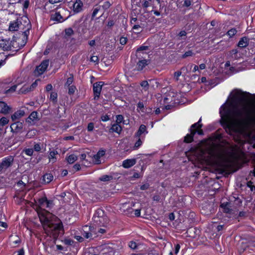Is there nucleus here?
Returning a JSON list of instances; mask_svg holds the SVG:
<instances>
[{"label": "nucleus", "mask_w": 255, "mask_h": 255, "mask_svg": "<svg viewBox=\"0 0 255 255\" xmlns=\"http://www.w3.org/2000/svg\"><path fill=\"white\" fill-rule=\"evenodd\" d=\"M73 82V77L71 76V77H69L67 80V81L65 84V86H70V85L72 84Z\"/></svg>", "instance_id": "obj_40"}, {"label": "nucleus", "mask_w": 255, "mask_h": 255, "mask_svg": "<svg viewBox=\"0 0 255 255\" xmlns=\"http://www.w3.org/2000/svg\"><path fill=\"white\" fill-rule=\"evenodd\" d=\"M148 64V61L143 59L139 61L137 64L136 68L138 71L142 70Z\"/></svg>", "instance_id": "obj_21"}, {"label": "nucleus", "mask_w": 255, "mask_h": 255, "mask_svg": "<svg viewBox=\"0 0 255 255\" xmlns=\"http://www.w3.org/2000/svg\"><path fill=\"white\" fill-rule=\"evenodd\" d=\"M136 163L135 158L127 159L123 162V166L125 168H128L133 166Z\"/></svg>", "instance_id": "obj_14"}, {"label": "nucleus", "mask_w": 255, "mask_h": 255, "mask_svg": "<svg viewBox=\"0 0 255 255\" xmlns=\"http://www.w3.org/2000/svg\"><path fill=\"white\" fill-rule=\"evenodd\" d=\"M145 109L144 107V105L142 102H139L137 104V111L139 112L142 116L145 114Z\"/></svg>", "instance_id": "obj_24"}, {"label": "nucleus", "mask_w": 255, "mask_h": 255, "mask_svg": "<svg viewBox=\"0 0 255 255\" xmlns=\"http://www.w3.org/2000/svg\"><path fill=\"white\" fill-rule=\"evenodd\" d=\"M25 114L23 110H19L15 112L13 115H11V118L13 121H16L22 117Z\"/></svg>", "instance_id": "obj_15"}, {"label": "nucleus", "mask_w": 255, "mask_h": 255, "mask_svg": "<svg viewBox=\"0 0 255 255\" xmlns=\"http://www.w3.org/2000/svg\"><path fill=\"white\" fill-rule=\"evenodd\" d=\"M169 219L171 220V221H173L175 219V216H174V214L173 213H170L169 215Z\"/></svg>", "instance_id": "obj_60"}, {"label": "nucleus", "mask_w": 255, "mask_h": 255, "mask_svg": "<svg viewBox=\"0 0 255 255\" xmlns=\"http://www.w3.org/2000/svg\"><path fill=\"white\" fill-rule=\"evenodd\" d=\"M127 42V38L125 37H121L120 39V42L122 45H125Z\"/></svg>", "instance_id": "obj_45"}, {"label": "nucleus", "mask_w": 255, "mask_h": 255, "mask_svg": "<svg viewBox=\"0 0 255 255\" xmlns=\"http://www.w3.org/2000/svg\"><path fill=\"white\" fill-rule=\"evenodd\" d=\"M17 85V84H10V85L5 88L4 93L6 94H11L16 90Z\"/></svg>", "instance_id": "obj_19"}, {"label": "nucleus", "mask_w": 255, "mask_h": 255, "mask_svg": "<svg viewBox=\"0 0 255 255\" xmlns=\"http://www.w3.org/2000/svg\"><path fill=\"white\" fill-rule=\"evenodd\" d=\"M32 91L31 89H30V86L28 85H24L19 90L20 93L25 94L27 92Z\"/></svg>", "instance_id": "obj_27"}, {"label": "nucleus", "mask_w": 255, "mask_h": 255, "mask_svg": "<svg viewBox=\"0 0 255 255\" xmlns=\"http://www.w3.org/2000/svg\"><path fill=\"white\" fill-rule=\"evenodd\" d=\"M221 208L225 213H229L230 212V209L229 208V204L228 203H222L220 206Z\"/></svg>", "instance_id": "obj_29"}, {"label": "nucleus", "mask_w": 255, "mask_h": 255, "mask_svg": "<svg viewBox=\"0 0 255 255\" xmlns=\"http://www.w3.org/2000/svg\"><path fill=\"white\" fill-rule=\"evenodd\" d=\"M113 179V177L110 175H104L101 176L99 179L102 181H108L112 180Z\"/></svg>", "instance_id": "obj_31"}, {"label": "nucleus", "mask_w": 255, "mask_h": 255, "mask_svg": "<svg viewBox=\"0 0 255 255\" xmlns=\"http://www.w3.org/2000/svg\"><path fill=\"white\" fill-rule=\"evenodd\" d=\"M37 121V113L36 112H32L26 120L30 125H34Z\"/></svg>", "instance_id": "obj_12"}, {"label": "nucleus", "mask_w": 255, "mask_h": 255, "mask_svg": "<svg viewBox=\"0 0 255 255\" xmlns=\"http://www.w3.org/2000/svg\"><path fill=\"white\" fill-rule=\"evenodd\" d=\"M53 179V175L50 173H46L43 176V181L45 183H49Z\"/></svg>", "instance_id": "obj_23"}, {"label": "nucleus", "mask_w": 255, "mask_h": 255, "mask_svg": "<svg viewBox=\"0 0 255 255\" xmlns=\"http://www.w3.org/2000/svg\"><path fill=\"white\" fill-rule=\"evenodd\" d=\"M52 89V86L51 84H48L46 87V90L47 91H50Z\"/></svg>", "instance_id": "obj_61"}, {"label": "nucleus", "mask_w": 255, "mask_h": 255, "mask_svg": "<svg viewBox=\"0 0 255 255\" xmlns=\"http://www.w3.org/2000/svg\"><path fill=\"white\" fill-rule=\"evenodd\" d=\"M77 159V156L74 154H71L67 158V162L70 164L73 163Z\"/></svg>", "instance_id": "obj_26"}, {"label": "nucleus", "mask_w": 255, "mask_h": 255, "mask_svg": "<svg viewBox=\"0 0 255 255\" xmlns=\"http://www.w3.org/2000/svg\"><path fill=\"white\" fill-rule=\"evenodd\" d=\"M194 53L191 50H189L186 52L183 55V58H186L193 55Z\"/></svg>", "instance_id": "obj_42"}, {"label": "nucleus", "mask_w": 255, "mask_h": 255, "mask_svg": "<svg viewBox=\"0 0 255 255\" xmlns=\"http://www.w3.org/2000/svg\"><path fill=\"white\" fill-rule=\"evenodd\" d=\"M74 169L78 171L80 169V165L79 164H76L73 166Z\"/></svg>", "instance_id": "obj_62"}, {"label": "nucleus", "mask_w": 255, "mask_h": 255, "mask_svg": "<svg viewBox=\"0 0 255 255\" xmlns=\"http://www.w3.org/2000/svg\"><path fill=\"white\" fill-rule=\"evenodd\" d=\"M201 121V118L197 123L192 125L190 128V134H188L185 136L184 138L185 142L187 143L191 142L193 140V135L196 132L200 135L203 134V130L201 129L202 127V125L200 124Z\"/></svg>", "instance_id": "obj_4"}, {"label": "nucleus", "mask_w": 255, "mask_h": 255, "mask_svg": "<svg viewBox=\"0 0 255 255\" xmlns=\"http://www.w3.org/2000/svg\"><path fill=\"white\" fill-rule=\"evenodd\" d=\"M86 157V155L85 153L81 154L80 156V158L81 161L85 160Z\"/></svg>", "instance_id": "obj_63"}, {"label": "nucleus", "mask_w": 255, "mask_h": 255, "mask_svg": "<svg viewBox=\"0 0 255 255\" xmlns=\"http://www.w3.org/2000/svg\"><path fill=\"white\" fill-rule=\"evenodd\" d=\"M11 108L6 103L0 102V113L4 115L7 114L11 111Z\"/></svg>", "instance_id": "obj_11"}, {"label": "nucleus", "mask_w": 255, "mask_h": 255, "mask_svg": "<svg viewBox=\"0 0 255 255\" xmlns=\"http://www.w3.org/2000/svg\"><path fill=\"white\" fill-rule=\"evenodd\" d=\"M16 45L17 42L15 41L9 39L2 40L0 42V47L4 51L15 50L17 48Z\"/></svg>", "instance_id": "obj_6"}, {"label": "nucleus", "mask_w": 255, "mask_h": 255, "mask_svg": "<svg viewBox=\"0 0 255 255\" xmlns=\"http://www.w3.org/2000/svg\"><path fill=\"white\" fill-rule=\"evenodd\" d=\"M76 88L74 86H69L68 93L70 95L73 94L75 93Z\"/></svg>", "instance_id": "obj_39"}, {"label": "nucleus", "mask_w": 255, "mask_h": 255, "mask_svg": "<svg viewBox=\"0 0 255 255\" xmlns=\"http://www.w3.org/2000/svg\"><path fill=\"white\" fill-rule=\"evenodd\" d=\"M83 236L88 239L92 237L93 235H97L98 233L100 234H104L106 232V230L104 229H99L97 227H94L86 225L83 227Z\"/></svg>", "instance_id": "obj_5"}, {"label": "nucleus", "mask_w": 255, "mask_h": 255, "mask_svg": "<svg viewBox=\"0 0 255 255\" xmlns=\"http://www.w3.org/2000/svg\"><path fill=\"white\" fill-rule=\"evenodd\" d=\"M140 86L143 88L144 91H147L148 89L149 85L147 81H143L140 83Z\"/></svg>", "instance_id": "obj_34"}, {"label": "nucleus", "mask_w": 255, "mask_h": 255, "mask_svg": "<svg viewBox=\"0 0 255 255\" xmlns=\"http://www.w3.org/2000/svg\"><path fill=\"white\" fill-rule=\"evenodd\" d=\"M191 4L190 0H185L184 5L187 7L189 6Z\"/></svg>", "instance_id": "obj_55"}, {"label": "nucleus", "mask_w": 255, "mask_h": 255, "mask_svg": "<svg viewBox=\"0 0 255 255\" xmlns=\"http://www.w3.org/2000/svg\"><path fill=\"white\" fill-rule=\"evenodd\" d=\"M147 132H148V131L146 130V126L143 125H141L139 127L138 130L135 133V137H141L142 134H144V135H145L147 133Z\"/></svg>", "instance_id": "obj_16"}, {"label": "nucleus", "mask_w": 255, "mask_h": 255, "mask_svg": "<svg viewBox=\"0 0 255 255\" xmlns=\"http://www.w3.org/2000/svg\"><path fill=\"white\" fill-rule=\"evenodd\" d=\"M149 186V184L147 183H144L143 185H141L140 188L142 190H145L147 189L148 188Z\"/></svg>", "instance_id": "obj_46"}, {"label": "nucleus", "mask_w": 255, "mask_h": 255, "mask_svg": "<svg viewBox=\"0 0 255 255\" xmlns=\"http://www.w3.org/2000/svg\"><path fill=\"white\" fill-rule=\"evenodd\" d=\"M220 114L222 125L238 144H231L223 139L219 132L214 133L199 148V167L216 163L228 168L238 162L246 163L250 160L243 146L246 142L252 143L255 138V96L250 98L240 90L233 91L221 107Z\"/></svg>", "instance_id": "obj_1"}, {"label": "nucleus", "mask_w": 255, "mask_h": 255, "mask_svg": "<svg viewBox=\"0 0 255 255\" xmlns=\"http://www.w3.org/2000/svg\"><path fill=\"white\" fill-rule=\"evenodd\" d=\"M49 65V60H45L43 61L41 64L36 67L34 71V74L35 75L38 76L42 74L47 68Z\"/></svg>", "instance_id": "obj_8"}, {"label": "nucleus", "mask_w": 255, "mask_h": 255, "mask_svg": "<svg viewBox=\"0 0 255 255\" xmlns=\"http://www.w3.org/2000/svg\"><path fill=\"white\" fill-rule=\"evenodd\" d=\"M249 38L247 37H243L239 40L238 46L240 48L246 47L249 43Z\"/></svg>", "instance_id": "obj_17"}, {"label": "nucleus", "mask_w": 255, "mask_h": 255, "mask_svg": "<svg viewBox=\"0 0 255 255\" xmlns=\"http://www.w3.org/2000/svg\"><path fill=\"white\" fill-rule=\"evenodd\" d=\"M128 246L132 249H135L136 248L137 244L135 242L131 241L129 243Z\"/></svg>", "instance_id": "obj_44"}, {"label": "nucleus", "mask_w": 255, "mask_h": 255, "mask_svg": "<svg viewBox=\"0 0 255 255\" xmlns=\"http://www.w3.org/2000/svg\"><path fill=\"white\" fill-rule=\"evenodd\" d=\"M90 60L94 62H97L98 61V57L97 56H92L90 58Z\"/></svg>", "instance_id": "obj_53"}, {"label": "nucleus", "mask_w": 255, "mask_h": 255, "mask_svg": "<svg viewBox=\"0 0 255 255\" xmlns=\"http://www.w3.org/2000/svg\"><path fill=\"white\" fill-rule=\"evenodd\" d=\"M38 203L39 209L37 212L45 233L56 238L62 230V224L56 217L45 210V208L52 207V202L48 201L46 197H42L39 199Z\"/></svg>", "instance_id": "obj_2"}, {"label": "nucleus", "mask_w": 255, "mask_h": 255, "mask_svg": "<svg viewBox=\"0 0 255 255\" xmlns=\"http://www.w3.org/2000/svg\"><path fill=\"white\" fill-rule=\"evenodd\" d=\"M13 158L11 156H8L3 159L1 162L2 166L3 168H6L9 167L13 161Z\"/></svg>", "instance_id": "obj_18"}, {"label": "nucleus", "mask_w": 255, "mask_h": 255, "mask_svg": "<svg viewBox=\"0 0 255 255\" xmlns=\"http://www.w3.org/2000/svg\"><path fill=\"white\" fill-rule=\"evenodd\" d=\"M69 6L75 12L78 13L82 10L83 4L81 0H72L69 2Z\"/></svg>", "instance_id": "obj_7"}, {"label": "nucleus", "mask_w": 255, "mask_h": 255, "mask_svg": "<svg viewBox=\"0 0 255 255\" xmlns=\"http://www.w3.org/2000/svg\"><path fill=\"white\" fill-rule=\"evenodd\" d=\"M94 128V125L93 123H90L88 124L87 129L89 131H91L93 130Z\"/></svg>", "instance_id": "obj_47"}, {"label": "nucleus", "mask_w": 255, "mask_h": 255, "mask_svg": "<svg viewBox=\"0 0 255 255\" xmlns=\"http://www.w3.org/2000/svg\"><path fill=\"white\" fill-rule=\"evenodd\" d=\"M145 112V114H150V113H151L152 109L150 108H146Z\"/></svg>", "instance_id": "obj_64"}, {"label": "nucleus", "mask_w": 255, "mask_h": 255, "mask_svg": "<svg viewBox=\"0 0 255 255\" xmlns=\"http://www.w3.org/2000/svg\"><path fill=\"white\" fill-rule=\"evenodd\" d=\"M50 100L53 102L56 101L57 98V94L55 92H52L50 94Z\"/></svg>", "instance_id": "obj_37"}, {"label": "nucleus", "mask_w": 255, "mask_h": 255, "mask_svg": "<svg viewBox=\"0 0 255 255\" xmlns=\"http://www.w3.org/2000/svg\"><path fill=\"white\" fill-rule=\"evenodd\" d=\"M31 27L29 20L26 17H20L9 23L8 29L10 31H18L27 35Z\"/></svg>", "instance_id": "obj_3"}, {"label": "nucleus", "mask_w": 255, "mask_h": 255, "mask_svg": "<svg viewBox=\"0 0 255 255\" xmlns=\"http://www.w3.org/2000/svg\"><path fill=\"white\" fill-rule=\"evenodd\" d=\"M237 33V30L235 28H232L227 32V35L230 37H232Z\"/></svg>", "instance_id": "obj_33"}, {"label": "nucleus", "mask_w": 255, "mask_h": 255, "mask_svg": "<svg viewBox=\"0 0 255 255\" xmlns=\"http://www.w3.org/2000/svg\"><path fill=\"white\" fill-rule=\"evenodd\" d=\"M73 32V31L71 28H68L65 30V33L68 36L71 35Z\"/></svg>", "instance_id": "obj_49"}, {"label": "nucleus", "mask_w": 255, "mask_h": 255, "mask_svg": "<svg viewBox=\"0 0 255 255\" xmlns=\"http://www.w3.org/2000/svg\"><path fill=\"white\" fill-rule=\"evenodd\" d=\"M149 1L148 0H145L142 4L143 6L146 8L148 7L149 6Z\"/></svg>", "instance_id": "obj_57"}, {"label": "nucleus", "mask_w": 255, "mask_h": 255, "mask_svg": "<svg viewBox=\"0 0 255 255\" xmlns=\"http://www.w3.org/2000/svg\"><path fill=\"white\" fill-rule=\"evenodd\" d=\"M102 219H103L102 218H100V217H99L94 216V220L96 222H101L102 221Z\"/></svg>", "instance_id": "obj_58"}, {"label": "nucleus", "mask_w": 255, "mask_h": 255, "mask_svg": "<svg viewBox=\"0 0 255 255\" xmlns=\"http://www.w3.org/2000/svg\"><path fill=\"white\" fill-rule=\"evenodd\" d=\"M25 153L28 156L32 155L33 153V149L32 148H27L24 150Z\"/></svg>", "instance_id": "obj_36"}, {"label": "nucleus", "mask_w": 255, "mask_h": 255, "mask_svg": "<svg viewBox=\"0 0 255 255\" xmlns=\"http://www.w3.org/2000/svg\"><path fill=\"white\" fill-rule=\"evenodd\" d=\"M148 49V47L147 46H140L139 48H138L137 50V52H139V51H143V50H146Z\"/></svg>", "instance_id": "obj_52"}, {"label": "nucleus", "mask_w": 255, "mask_h": 255, "mask_svg": "<svg viewBox=\"0 0 255 255\" xmlns=\"http://www.w3.org/2000/svg\"><path fill=\"white\" fill-rule=\"evenodd\" d=\"M39 80H36L34 82H33L30 86V89H31V90H33L38 85V83L39 82Z\"/></svg>", "instance_id": "obj_41"}, {"label": "nucleus", "mask_w": 255, "mask_h": 255, "mask_svg": "<svg viewBox=\"0 0 255 255\" xmlns=\"http://www.w3.org/2000/svg\"><path fill=\"white\" fill-rule=\"evenodd\" d=\"M51 19L57 22H62L64 19L59 12H56L51 15Z\"/></svg>", "instance_id": "obj_20"}, {"label": "nucleus", "mask_w": 255, "mask_h": 255, "mask_svg": "<svg viewBox=\"0 0 255 255\" xmlns=\"http://www.w3.org/2000/svg\"><path fill=\"white\" fill-rule=\"evenodd\" d=\"M132 29L136 30V33H139L142 31V28L139 25H134Z\"/></svg>", "instance_id": "obj_38"}, {"label": "nucleus", "mask_w": 255, "mask_h": 255, "mask_svg": "<svg viewBox=\"0 0 255 255\" xmlns=\"http://www.w3.org/2000/svg\"><path fill=\"white\" fill-rule=\"evenodd\" d=\"M122 128L121 126L120 125V124H117V123L114 124L111 128V130L112 131L115 132H117L118 133H120L121 132V131H122Z\"/></svg>", "instance_id": "obj_22"}, {"label": "nucleus", "mask_w": 255, "mask_h": 255, "mask_svg": "<svg viewBox=\"0 0 255 255\" xmlns=\"http://www.w3.org/2000/svg\"><path fill=\"white\" fill-rule=\"evenodd\" d=\"M180 246L179 244H176L175 246V254H177L180 250Z\"/></svg>", "instance_id": "obj_50"}, {"label": "nucleus", "mask_w": 255, "mask_h": 255, "mask_svg": "<svg viewBox=\"0 0 255 255\" xmlns=\"http://www.w3.org/2000/svg\"><path fill=\"white\" fill-rule=\"evenodd\" d=\"M56 153L54 151H51L49 153V158L50 161L54 162L55 161V155Z\"/></svg>", "instance_id": "obj_32"}, {"label": "nucleus", "mask_w": 255, "mask_h": 255, "mask_svg": "<svg viewBox=\"0 0 255 255\" xmlns=\"http://www.w3.org/2000/svg\"><path fill=\"white\" fill-rule=\"evenodd\" d=\"M106 153V151L104 149H100L96 154L94 156L93 159L95 163L100 164L102 161V158H103Z\"/></svg>", "instance_id": "obj_10"}, {"label": "nucleus", "mask_w": 255, "mask_h": 255, "mask_svg": "<svg viewBox=\"0 0 255 255\" xmlns=\"http://www.w3.org/2000/svg\"><path fill=\"white\" fill-rule=\"evenodd\" d=\"M181 73L180 71H177L174 73V78L176 80H178V77L181 75Z\"/></svg>", "instance_id": "obj_54"}, {"label": "nucleus", "mask_w": 255, "mask_h": 255, "mask_svg": "<svg viewBox=\"0 0 255 255\" xmlns=\"http://www.w3.org/2000/svg\"><path fill=\"white\" fill-rule=\"evenodd\" d=\"M101 120L103 122H107L109 120V117L107 115H104L101 117Z\"/></svg>", "instance_id": "obj_51"}, {"label": "nucleus", "mask_w": 255, "mask_h": 255, "mask_svg": "<svg viewBox=\"0 0 255 255\" xmlns=\"http://www.w3.org/2000/svg\"><path fill=\"white\" fill-rule=\"evenodd\" d=\"M252 184H253V182L252 181H249V182H248L247 185H248V187L251 188L252 190H253V188L254 187L255 188V186L253 185Z\"/></svg>", "instance_id": "obj_56"}, {"label": "nucleus", "mask_w": 255, "mask_h": 255, "mask_svg": "<svg viewBox=\"0 0 255 255\" xmlns=\"http://www.w3.org/2000/svg\"><path fill=\"white\" fill-rule=\"evenodd\" d=\"M37 131L35 129H32L29 130L26 135V137L27 138H31L36 135Z\"/></svg>", "instance_id": "obj_28"}, {"label": "nucleus", "mask_w": 255, "mask_h": 255, "mask_svg": "<svg viewBox=\"0 0 255 255\" xmlns=\"http://www.w3.org/2000/svg\"><path fill=\"white\" fill-rule=\"evenodd\" d=\"M104 85L103 82H96L93 85V91L95 97H99L102 90V87Z\"/></svg>", "instance_id": "obj_9"}, {"label": "nucleus", "mask_w": 255, "mask_h": 255, "mask_svg": "<svg viewBox=\"0 0 255 255\" xmlns=\"http://www.w3.org/2000/svg\"><path fill=\"white\" fill-rule=\"evenodd\" d=\"M111 5V3L109 1H106L104 2L103 5H102V7L104 9H107L110 7Z\"/></svg>", "instance_id": "obj_43"}, {"label": "nucleus", "mask_w": 255, "mask_h": 255, "mask_svg": "<svg viewBox=\"0 0 255 255\" xmlns=\"http://www.w3.org/2000/svg\"><path fill=\"white\" fill-rule=\"evenodd\" d=\"M41 146L39 143H36L34 146V150L36 151H39L41 150Z\"/></svg>", "instance_id": "obj_48"}, {"label": "nucleus", "mask_w": 255, "mask_h": 255, "mask_svg": "<svg viewBox=\"0 0 255 255\" xmlns=\"http://www.w3.org/2000/svg\"><path fill=\"white\" fill-rule=\"evenodd\" d=\"M23 127V124L21 122H16L12 124L10 126L11 131L13 132H19Z\"/></svg>", "instance_id": "obj_13"}, {"label": "nucleus", "mask_w": 255, "mask_h": 255, "mask_svg": "<svg viewBox=\"0 0 255 255\" xmlns=\"http://www.w3.org/2000/svg\"><path fill=\"white\" fill-rule=\"evenodd\" d=\"M124 118L122 115H119L116 116V123L120 124L123 121Z\"/></svg>", "instance_id": "obj_35"}, {"label": "nucleus", "mask_w": 255, "mask_h": 255, "mask_svg": "<svg viewBox=\"0 0 255 255\" xmlns=\"http://www.w3.org/2000/svg\"><path fill=\"white\" fill-rule=\"evenodd\" d=\"M134 215L137 217H139L140 215V209L135 210Z\"/></svg>", "instance_id": "obj_59"}, {"label": "nucleus", "mask_w": 255, "mask_h": 255, "mask_svg": "<svg viewBox=\"0 0 255 255\" xmlns=\"http://www.w3.org/2000/svg\"><path fill=\"white\" fill-rule=\"evenodd\" d=\"M9 122L7 118L2 117L0 119V127H3L7 125Z\"/></svg>", "instance_id": "obj_30"}, {"label": "nucleus", "mask_w": 255, "mask_h": 255, "mask_svg": "<svg viewBox=\"0 0 255 255\" xmlns=\"http://www.w3.org/2000/svg\"><path fill=\"white\" fill-rule=\"evenodd\" d=\"M137 140L134 143V145L133 146V149H136L138 148L142 144V141L143 140V138L142 137H137Z\"/></svg>", "instance_id": "obj_25"}]
</instances>
